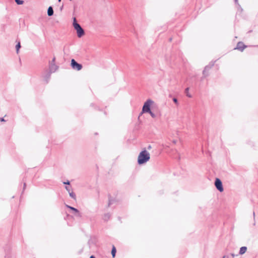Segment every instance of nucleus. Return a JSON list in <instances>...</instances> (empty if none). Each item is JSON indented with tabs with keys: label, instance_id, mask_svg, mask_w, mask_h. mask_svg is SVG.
<instances>
[{
	"label": "nucleus",
	"instance_id": "14",
	"mask_svg": "<svg viewBox=\"0 0 258 258\" xmlns=\"http://www.w3.org/2000/svg\"><path fill=\"white\" fill-rule=\"evenodd\" d=\"M172 100L174 103L176 105V106H178L179 105L178 100L176 98L174 97Z\"/></svg>",
	"mask_w": 258,
	"mask_h": 258
},
{
	"label": "nucleus",
	"instance_id": "4",
	"mask_svg": "<svg viewBox=\"0 0 258 258\" xmlns=\"http://www.w3.org/2000/svg\"><path fill=\"white\" fill-rule=\"evenodd\" d=\"M215 185L217 190H218L220 192H222L224 190L222 182L219 178H216L215 181Z\"/></svg>",
	"mask_w": 258,
	"mask_h": 258
},
{
	"label": "nucleus",
	"instance_id": "7",
	"mask_svg": "<svg viewBox=\"0 0 258 258\" xmlns=\"http://www.w3.org/2000/svg\"><path fill=\"white\" fill-rule=\"evenodd\" d=\"M214 65V62L212 61L205 67V69L203 71V74L204 76V77L208 76V74H206V70H210Z\"/></svg>",
	"mask_w": 258,
	"mask_h": 258
},
{
	"label": "nucleus",
	"instance_id": "12",
	"mask_svg": "<svg viewBox=\"0 0 258 258\" xmlns=\"http://www.w3.org/2000/svg\"><path fill=\"white\" fill-rule=\"evenodd\" d=\"M20 48H21V44H20V42H19L16 46V51H17V53H19V49Z\"/></svg>",
	"mask_w": 258,
	"mask_h": 258
},
{
	"label": "nucleus",
	"instance_id": "28",
	"mask_svg": "<svg viewBox=\"0 0 258 258\" xmlns=\"http://www.w3.org/2000/svg\"><path fill=\"white\" fill-rule=\"evenodd\" d=\"M225 257H226V256H224L223 257V258H225Z\"/></svg>",
	"mask_w": 258,
	"mask_h": 258
},
{
	"label": "nucleus",
	"instance_id": "22",
	"mask_svg": "<svg viewBox=\"0 0 258 258\" xmlns=\"http://www.w3.org/2000/svg\"><path fill=\"white\" fill-rule=\"evenodd\" d=\"M209 71V70H206V74H208V76L209 75V74H208V71Z\"/></svg>",
	"mask_w": 258,
	"mask_h": 258
},
{
	"label": "nucleus",
	"instance_id": "5",
	"mask_svg": "<svg viewBox=\"0 0 258 258\" xmlns=\"http://www.w3.org/2000/svg\"><path fill=\"white\" fill-rule=\"evenodd\" d=\"M71 66L74 69L77 71H80L82 68V65L77 62L74 59L71 60Z\"/></svg>",
	"mask_w": 258,
	"mask_h": 258
},
{
	"label": "nucleus",
	"instance_id": "10",
	"mask_svg": "<svg viewBox=\"0 0 258 258\" xmlns=\"http://www.w3.org/2000/svg\"><path fill=\"white\" fill-rule=\"evenodd\" d=\"M53 14V10L51 7H49L48 9L47 14L49 16H51Z\"/></svg>",
	"mask_w": 258,
	"mask_h": 258
},
{
	"label": "nucleus",
	"instance_id": "11",
	"mask_svg": "<svg viewBox=\"0 0 258 258\" xmlns=\"http://www.w3.org/2000/svg\"><path fill=\"white\" fill-rule=\"evenodd\" d=\"M116 251V248H115V246L114 245H113L112 250H111V254H112L113 257H115Z\"/></svg>",
	"mask_w": 258,
	"mask_h": 258
},
{
	"label": "nucleus",
	"instance_id": "3",
	"mask_svg": "<svg viewBox=\"0 0 258 258\" xmlns=\"http://www.w3.org/2000/svg\"><path fill=\"white\" fill-rule=\"evenodd\" d=\"M153 101L150 99L148 100L146 102H145L143 105L142 111L141 114L144 113H149V112H150V106L151 105L153 104Z\"/></svg>",
	"mask_w": 258,
	"mask_h": 258
},
{
	"label": "nucleus",
	"instance_id": "29",
	"mask_svg": "<svg viewBox=\"0 0 258 258\" xmlns=\"http://www.w3.org/2000/svg\"><path fill=\"white\" fill-rule=\"evenodd\" d=\"M58 2H59L61 1V0H58Z\"/></svg>",
	"mask_w": 258,
	"mask_h": 258
},
{
	"label": "nucleus",
	"instance_id": "13",
	"mask_svg": "<svg viewBox=\"0 0 258 258\" xmlns=\"http://www.w3.org/2000/svg\"><path fill=\"white\" fill-rule=\"evenodd\" d=\"M188 91H189V88L187 87L185 89V93L186 94V95L187 96H188V97H191V95H190L189 93H188Z\"/></svg>",
	"mask_w": 258,
	"mask_h": 258
},
{
	"label": "nucleus",
	"instance_id": "15",
	"mask_svg": "<svg viewBox=\"0 0 258 258\" xmlns=\"http://www.w3.org/2000/svg\"><path fill=\"white\" fill-rule=\"evenodd\" d=\"M15 2L18 5H22L24 3V1L22 0H15Z\"/></svg>",
	"mask_w": 258,
	"mask_h": 258
},
{
	"label": "nucleus",
	"instance_id": "24",
	"mask_svg": "<svg viewBox=\"0 0 258 258\" xmlns=\"http://www.w3.org/2000/svg\"><path fill=\"white\" fill-rule=\"evenodd\" d=\"M90 258H95V257L94 256L92 255L90 256Z\"/></svg>",
	"mask_w": 258,
	"mask_h": 258
},
{
	"label": "nucleus",
	"instance_id": "2",
	"mask_svg": "<svg viewBox=\"0 0 258 258\" xmlns=\"http://www.w3.org/2000/svg\"><path fill=\"white\" fill-rule=\"evenodd\" d=\"M73 26L75 29L77 31V35L79 37H81L84 35L85 33L84 30L82 28L81 26L77 22L76 18H74L73 20Z\"/></svg>",
	"mask_w": 258,
	"mask_h": 258
},
{
	"label": "nucleus",
	"instance_id": "20",
	"mask_svg": "<svg viewBox=\"0 0 258 258\" xmlns=\"http://www.w3.org/2000/svg\"><path fill=\"white\" fill-rule=\"evenodd\" d=\"M231 255L233 257H235V255L234 253H231Z\"/></svg>",
	"mask_w": 258,
	"mask_h": 258
},
{
	"label": "nucleus",
	"instance_id": "18",
	"mask_svg": "<svg viewBox=\"0 0 258 258\" xmlns=\"http://www.w3.org/2000/svg\"><path fill=\"white\" fill-rule=\"evenodd\" d=\"M66 188L69 191V192L71 191V190H72L69 187L67 186V187H66Z\"/></svg>",
	"mask_w": 258,
	"mask_h": 258
},
{
	"label": "nucleus",
	"instance_id": "21",
	"mask_svg": "<svg viewBox=\"0 0 258 258\" xmlns=\"http://www.w3.org/2000/svg\"><path fill=\"white\" fill-rule=\"evenodd\" d=\"M1 121H5V120H4V119L3 118H2L1 119Z\"/></svg>",
	"mask_w": 258,
	"mask_h": 258
},
{
	"label": "nucleus",
	"instance_id": "9",
	"mask_svg": "<svg viewBox=\"0 0 258 258\" xmlns=\"http://www.w3.org/2000/svg\"><path fill=\"white\" fill-rule=\"evenodd\" d=\"M67 207L68 208L70 209L71 210H73L75 213L78 214V215L79 216H80V214H79V211L77 209H76V208H75L74 207H71L70 206H68V205H67Z\"/></svg>",
	"mask_w": 258,
	"mask_h": 258
},
{
	"label": "nucleus",
	"instance_id": "26",
	"mask_svg": "<svg viewBox=\"0 0 258 258\" xmlns=\"http://www.w3.org/2000/svg\"><path fill=\"white\" fill-rule=\"evenodd\" d=\"M171 40H172V38H170L169 39V41H171Z\"/></svg>",
	"mask_w": 258,
	"mask_h": 258
},
{
	"label": "nucleus",
	"instance_id": "23",
	"mask_svg": "<svg viewBox=\"0 0 258 258\" xmlns=\"http://www.w3.org/2000/svg\"><path fill=\"white\" fill-rule=\"evenodd\" d=\"M176 141L175 140H173V143L175 144V143H176Z\"/></svg>",
	"mask_w": 258,
	"mask_h": 258
},
{
	"label": "nucleus",
	"instance_id": "17",
	"mask_svg": "<svg viewBox=\"0 0 258 258\" xmlns=\"http://www.w3.org/2000/svg\"><path fill=\"white\" fill-rule=\"evenodd\" d=\"M149 113L151 114L152 117H155V114L151 111Z\"/></svg>",
	"mask_w": 258,
	"mask_h": 258
},
{
	"label": "nucleus",
	"instance_id": "6",
	"mask_svg": "<svg viewBox=\"0 0 258 258\" xmlns=\"http://www.w3.org/2000/svg\"><path fill=\"white\" fill-rule=\"evenodd\" d=\"M246 47L247 46L244 44L242 42L240 41L237 43L236 47L234 48V49H238L242 52Z\"/></svg>",
	"mask_w": 258,
	"mask_h": 258
},
{
	"label": "nucleus",
	"instance_id": "19",
	"mask_svg": "<svg viewBox=\"0 0 258 258\" xmlns=\"http://www.w3.org/2000/svg\"><path fill=\"white\" fill-rule=\"evenodd\" d=\"M64 184H70V182L69 181H68V182H63Z\"/></svg>",
	"mask_w": 258,
	"mask_h": 258
},
{
	"label": "nucleus",
	"instance_id": "1",
	"mask_svg": "<svg viewBox=\"0 0 258 258\" xmlns=\"http://www.w3.org/2000/svg\"><path fill=\"white\" fill-rule=\"evenodd\" d=\"M150 159V153L146 149H144L140 153L138 156V163L139 164L141 165L148 161Z\"/></svg>",
	"mask_w": 258,
	"mask_h": 258
},
{
	"label": "nucleus",
	"instance_id": "27",
	"mask_svg": "<svg viewBox=\"0 0 258 258\" xmlns=\"http://www.w3.org/2000/svg\"><path fill=\"white\" fill-rule=\"evenodd\" d=\"M253 216H255V213L254 212L253 213Z\"/></svg>",
	"mask_w": 258,
	"mask_h": 258
},
{
	"label": "nucleus",
	"instance_id": "16",
	"mask_svg": "<svg viewBox=\"0 0 258 258\" xmlns=\"http://www.w3.org/2000/svg\"><path fill=\"white\" fill-rule=\"evenodd\" d=\"M70 196L73 198V199H76V196L74 193H73L72 191L69 192Z\"/></svg>",
	"mask_w": 258,
	"mask_h": 258
},
{
	"label": "nucleus",
	"instance_id": "8",
	"mask_svg": "<svg viewBox=\"0 0 258 258\" xmlns=\"http://www.w3.org/2000/svg\"><path fill=\"white\" fill-rule=\"evenodd\" d=\"M246 250H247V247H246V246H242V247H241L240 248L239 254L240 255H242V254H243L244 253H245Z\"/></svg>",
	"mask_w": 258,
	"mask_h": 258
},
{
	"label": "nucleus",
	"instance_id": "25",
	"mask_svg": "<svg viewBox=\"0 0 258 258\" xmlns=\"http://www.w3.org/2000/svg\"><path fill=\"white\" fill-rule=\"evenodd\" d=\"M235 3H237V0H234Z\"/></svg>",
	"mask_w": 258,
	"mask_h": 258
}]
</instances>
